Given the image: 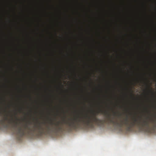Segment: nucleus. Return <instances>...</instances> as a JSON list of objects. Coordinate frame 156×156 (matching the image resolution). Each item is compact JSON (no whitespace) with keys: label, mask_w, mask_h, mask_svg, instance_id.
I'll list each match as a JSON object with an SVG mask.
<instances>
[{"label":"nucleus","mask_w":156,"mask_h":156,"mask_svg":"<svg viewBox=\"0 0 156 156\" xmlns=\"http://www.w3.org/2000/svg\"><path fill=\"white\" fill-rule=\"evenodd\" d=\"M96 115L93 113L91 116L83 117L77 116L70 119L69 121L64 120L63 123L68 127L70 130L80 127L82 125L92 126L94 123L100 126L103 125L105 122V120L99 119L96 117Z\"/></svg>","instance_id":"2"},{"label":"nucleus","mask_w":156,"mask_h":156,"mask_svg":"<svg viewBox=\"0 0 156 156\" xmlns=\"http://www.w3.org/2000/svg\"><path fill=\"white\" fill-rule=\"evenodd\" d=\"M103 114L105 115L107 120L109 122L117 123L121 127L124 124L126 126L127 130L129 131H130L135 126H136L142 129H145L146 131H149L151 124L147 120L148 118L138 121L136 118H132L131 121L129 122L128 118H126L124 119L123 121H121L120 123H119L114 120V118H111L110 114L108 112H103Z\"/></svg>","instance_id":"3"},{"label":"nucleus","mask_w":156,"mask_h":156,"mask_svg":"<svg viewBox=\"0 0 156 156\" xmlns=\"http://www.w3.org/2000/svg\"><path fill=\"white\" fill-rule=\"evenodd\" d=\"M45 127H43L39 122L34 124L32 128H31L27 123H25L22 126H19L17 128V138L18 141H21L23 136H24L26 132L30 133H37L42 134L46 132L50 133H58L61 131L63 127L60 121L53 122L50 121L47 124L45 123Z\"/></svg>","instance_id":"1"},{"label":"nucleus","mask_w":156,"mask_h":156,"mask_svg":"<svg viewBox=\"0 0 156 156\" xmlns=\"http://www.w3.org/2000/svg\"><path fill=\"white\" fill-rule=\"evenodd\" d=\"M22 121H24V119H23Z\"/></svg>","instance_id":"6"},{"label":"nucleus","mask_w":156,"mask_h":156,"mask_svg":"<svg viewBox=\"0 0 156 156\" xmlns=\"http://www.w3.org/2000/svg\"><path fill=\"white\" fill-rule=\"evenodd\" d=\"M113 115H116V112H113Z\"/></svg>","instance_id":"5"},{"label":"nucleus","mask_w":156,"mask_h":156,"mask_svg":"<svg viewBox=\"0 0 156 156\" xmlns=\"http://www.w3.org/2000/svg\"><path fill=\"white\" fill-rule=\"evenodd\" d=\"M150 119L151 121V124L152 127L154 129H156V120H154L152 118H150Z\"/></svg>","instance_id":"4"}]
</instances>
